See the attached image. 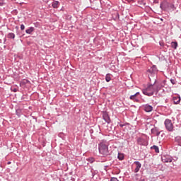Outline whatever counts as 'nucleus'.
Here are the masks:
<instances>
[{
	"instance_id": "nucleus-1",
	"label": "nucleus",
	"mask_w": 181,
	"mask_h": 181,
	"mask_svg": "<svg viewBox=\"0 0 181 181\" xmlns=\"http://www.w3.org/2000/svg\"><path fill=\"white\" fill-rule=\"evenodd\" d=\"M156 82L157 80L155 78H153V81L148 83L146 88L142 89L143 94L148 97H152L153 94H158V93H159V88Z\"/></svg>"
},
{
	"instance_id": "nucleus-2",
	"label": "nucleus",
	"mask_w": 181,
	"mask_h": 181,
	"mask_svg": "<svg viewBox=\"0 0 181 181\" xmlns=\"http://www.w3.org/2000/svg\"><path fill=\"white\" fill-rule=\"evenodd\" d=\"M98 151L100 155L103 158H105L110 155V151L108 150V142L105 140H102L101 142L98 144Z\"/></svg>"
},
{
	"instance_id": "nucleus-3",
	"label": "nucleus",
	"mask_w": 181,
	"mask_h": 181,
	"mask_svg": "<svg viewBox=\"0 0 181 181\" xmlns=\"http://www.w3.org/2000/svg\"><path fill=\"white\" fill-rule=\"evenodd\" d=\"M158 71H159V70H158V67H156V65H153L147 70V74L150 80V83L153 81V78L156 80V74H158Z\"/></svg>"
},
{
	"instance_id": "nucleus-4",
	"label": "nucleus",
	"mask_w": 181,
	"mask_h": 181,
	"mask_svg": "<svg viewBox=\"0 0 181 181\" xmlns=\"http://www.w3.org/2000/svg\"><path fill=\"white\" fill-rule=\"evenodd\" d=\"M160 9H163V11H166V9H168V11H173L176 9L175 4L169 3L168 1H163L160 3Z\"/></svg>"
},
{
	"instance_id": "nucleus-5",
	"label": "nucleus",
	"mask_w": 181,
	"mask_h": 181,
	"mask_svg": "<svg viewBox=\"0 0 181 181\" xmlns=\"http://www.w3.org/2000/svg\"><path fill=\"white\" fill-rule=\"evenodd\" d=\"M164 125L167 131L169 132H173V124L172 123V120L166 119L164 122Z\"/></svg>"
},
{
	"instance_id": "nucleus-6",
	"label": "nucleus",
	"mask_w": 181,
	"mask_h": 181,
	"mask_svg": "<svg viewBox=\"0 0 181 181\" xmlns=\"http://www.w3.org/2000/svg\"><path fill=\"white\" fill-rule=\"evenodd\" d=\"M103 119H104L107 124H111V119L110 118V115H108V112L105 111L103 112Z\"/></svg>"
},
{
	"instance_id": "nucleus-7",
	"label": "nucleus",
	"mask_w": 181,
	"mask_h": 181,
	"mask_svg": "<svg viewBox=\"0 0 181 181\" xmlns=\"http://www.w3.org/2000/svg\"><path fill=\"white\" fill-rule=\"evenodd\" d=\"M134 165H135V166H136L134 172V173H138V172H139L141 168H142V164L139 161H134Z\"/></svg>"
},
{
	"instance_id": "nucleus-8",
	"label": "nucleus",
	"mask_w": 181,
	"mask_h": 181,
	"mask_svg": "<svg viewBox=\"0 0 181 181\" xmlns=\"http://www.w3.org/2000/svg\"><path fill=\"white\" fill-rule=\"evenodd\" d=\"M137 144L143 146H146V145H148V141L145 140V139L139 137L137 139Z\"/></svg>"
},
{
	"instance_id": "nucleus-9",
	"label": "nucleus",
	"mask_w": 181,
	"mask_h": 181,
	"mask_svg": "<svg viewBox=\"0 0 181 181\" xmlns=\"http://www.w3.org/2000/svg\"><path fill=\"white\" fill-rule=\"evenodd\" d=\"M143 108H144V111H146V112H151L153 110V107H152V105H151L149 104H146V105H143Z\"/></svg>"
},
{
	"instance_id": "nucleus-10",
	"label": "nucleus",
	"mask_w": 181,
	"mask_h": 181,
	"mask_svg": "<svg viewBox=\"0 0 181 181\" xmlns=\"http://www.w3.org/2000/svg\"><path fill=\"white\" fill-rule=\"evenodd\" d=\"M162 160L165 163H169L172 162V160H173V158H172V157H170L169 156H164L162 157Z\"/></svg>"
},
{
	"instance_id": "nucleus-11",
	"label": "nucleus",
	"mask_w": 181,
	"mask_h": 181,
	"mask_svg": "<svg viewBox=\"0 0 181 181\" xmlns=\"http://www.w3.org/2000/svg\"><path fill=\"white\" fill-rule=\"evenodd\" d=\"M60 4V2L59 1H54L52 3V6L54 8V9H57L59 8V5Z\"/></svg>"
},
{
	"instance_id": "nucleus-12",
	"label": "nucleus",
	"mask_w": 181,
	"mask_h": 181,
	"mask_svg": "<svg viewBox=\"0 0 181 181\" xmlns=\"http://www.w3.org/2000/svg\"><path fill=\"white\" fill-rule=\"evenodd\" d=\"M175 142L179 146H181V136H177L175 137L174 139Z\"/></svg>"
},
{
	"instance_id": "nucleus-13",
	"label": "nucleus",
	"mask_w": 181,
	"mask_h": 181,
	"mask_svg": "<svg viewBox=\"0 0 181 181\" xmlns=\"http://www.w3.org/2000/svg\"><path fill=\"white\" fill-rule=\"evenodd\" d=\"M33 32H35V28L33 27H30L25 30V33H27V35H32Z\"/></svg>"
},
{
	"instance_id": "nucleus-14",
	"label": "nucleus",
	"mask_w": 181,
	"mask_h": 181,
	"mask_svg": "<svg viewBox=\"0 0 181 181\" xmlns=\"http://www.w3.org/2000/svg\"><path fill=\"white\" fill-rule=\"evenodd\" d=\"M174 104H179L180 103V96H175L173 98Z\"/></svg>"
},
{
	"instance_id": "nucleus-15",
	"label": "nucleus",
	"mask_w": 181,
	"mask_h": 181,
	"mask_svg": "<svg viewBox=\"0 0 181 181\" xmlns=\"http://www.w3.org/2000/svg\"><path fill=\"white\" fill-rule=\"evenodd\" d=\"M177 42L175 41V42H171V47L172 49H174L175 50H176V49H177Z\"/></svg>"
},
{
	"instance_id": "nucleus-16",
	"label": "nucleus",
	"mask_w": 181,
	"mask_h": 181,
	"mask_svg": "<svg viewBox=\"0 0 181 181\" xmlns=\"http://www.w3.org/2000/svg\"><path fill=\"white\" fill-rule=\"evenodd\" d=\"M130 100H132L133 101H136V103H138L139 101V100L138 98H136V95H132L129 97Z\"/></svg>"
},
{
	"instance_id": "nucleus-17",
	"label": "nucleus",
	"mask_w": 181,
	"mask_h": 181,
	"mask_svg": "<svg viewBox=\"0 0 181 181\" xmlns=\"http://www.w3.org/2000/svg\"><path fill=\"white\" fill-rule=\"evenodd\" d=\"M151 149H154L156 153H159V147L158 146H153L151 147Z\"/></svg>"
},
{
	"instance_id": "nucleus-18",
	"label": "nucleus",
	"mask_w": 181,
	"mask_h": 181,
	"mask_svg": "<svg viewBox=\"0 0 181 181\" xmlns=\"http://www.w3.org/2000/svg\"><path fill=\"white\" fill-rule=\"evenodd\" d=\"M105 81H107V83H110V81H111V74H106Z\"/></svg>"
},
{
	"instance_id": "nucleus-19",
	"label": "nucleus",
	"mask_w": 181,
	"mask_h": 181,
	"mask_svg": "<svg viewBox=\"0 0 181 181\" xmlns=\"http://www.w3.org/2000/svg\"><path fill=\"white\" fill-rule=\"evenodd\" d=\"M117 159H119V160H124V154L118 153Z\"/></svg>"
},
{
	"instance_id": "nucleus-20",
	"label": "nucleus",
	"mask_w": 181,
	"mask_h": 181,
	"mask_svg": "<svg viewBox=\"0 0 181 181\" xmlns=\"http://www.w3.org/2000/svg\"><path fill=\"white\" fill-rule=\"evenodd\" d=\"M7 37L8 39H15V34L13 33H10L7 35Z\"/></svg>"
},
{
	"instance_id": "nucleus-21",
	"label": "nucleus",
	"mask_w": 181,
	"mask_h": 181,
	"mask_svg": "<svg viewBox=\"0 0 181 181\" xmlns=\"http://www.w3.org/2000/svg\"><path fill=\"white\" fill-rule=\"evenodd\" d=\"M16 114L18 117H21L22 115V110H21V109H17L16 110Z\"/></svg>"
},
{
	"instance_id": "nucleus-22",
	"label": "nucleus",
	"mask_w": 181,
	"mask_h": 181,
	"mask_svg": "<svg viewBox=\"0 0 181 181\" xmlns=\"http://www.w3.org/2000/svg\"><path fill=\"white\" fill-rule=\"evenodd\" d=\"M5 5V0H0V6H4Z\"/></svg>"
},
{
	"instance_id": "nucleus-23",
	"label": "nucleus",
	"mask_w": 181,
	"mask_h": 181,
	"mask_svg": "<svg viewBox=\"0 0 181 181\" xmlns=\"http://www.w3.org/2000/svg\"><path fill=\"white\" fill-rule=\"evenodd\" d=\"M170 83H172V84H173V85H175V84H176V81L175 80V79H170Z\"/></svg>"
},
{
	"instance_id": "nucleus-24",
	"label": "nucleus",
	"mask_w": 181,
	"mask_h": 181,
	"mask_svg": "<svg viewBox=\"0 0 181 181\" xmlns=\"http://www.w3.org/2000/svg\"><path fill=\"white\" fill-rule=\"evenodd\" d=\"M110 181H119V180H118V178H117V177H112L110 179Z\"/></svg>"
},
{
	"instance_id": "nucleus-25",
	"label": "nucleus",
	"mask_w": 181,
	"mask_h": 181,
	"mask_svg": "<svg viewBox=\"0 0 181 181\" xmlns=\"http://www.w3.org/2000/svg\"><path fill=\"white\" fill-rule=\"evenodd\" d=\"M156 131H157L156 128L151 129V133L152 134H155V132H156Z\"/></svg>"
},
{
	"instance_id": "nucleus-26",
	"label": "nucleus",
	"mask_w": 181,
	"mask_h": 181,
	"mask_svg": "<svg viewBox=\"0 0 181 181\" xmlns=\"http://www.w3.org/2000/svg\"><path fill=\"white\" fill-rule=\"evenodd\" d=\"M21 30H25V25L21 24Z\"/></svg>"
},
{
	"instance_id": "nucleus-27",
	"label": "nucleus",
	"mask_w": 181,
	"mask_h": 181,
	"mask_svg": "<svg viewBox=\"0 0 181 181\" xmlns=\"http://www.w3.org/2000/svg\"><path fill=\"white\" fill-rule=\"evenodd\" d=\"M160 46L163 47L165 46V44L163 42H159Z\"/></svg>"
},
{
	"instance_id": "nucleus-28",
	"label": "nucleus",
	"mask_w": 181,
	"mask_h": 181,
	"mask_svg": "<svg viewBox=\"0 0 181 181\" xmlns=\"http://www.w3.org/2000/svg\"><path fill=\"white\" fill-rule=\"evenodd\" d=\"M116 18H117V19H119V13H117V14H116Z\"/></svg>"
},
{
	"instance_id": "nucleus-29",
	"label": "nucleus",
	"mask_w": 181,
	"mask_h": 181,
	"mask_svg": "<svg viewBox=\"0 0 181 181\" xmlns=\"http://www.w3.org/2000/svg\"><path fill=\"white\" fill-rule=\"evenodd\" d=\"M119 127H120L121 128H123V127H125V124H119Z\"/></svg>"
},
{
	"instance_id": "nucleus-30",
	"label": "nucleus",
	"mask_w": 181,
	"mask_h": 181,
	"mask_svg": "<svg viewBox=\"0 0 181 181\" xmlns=\"http://www.w3.org/2000/svg\"><path fill=\"white\" fill-rule=\"evenodd\" d=\"M134 95H136H136H139V92L136 93L134 94Z\"/></svg>"
},
{
	"instance_id": "nucleus-31",
	"label": "nucleus",
	"mask_w": 181,
	"mask_h": 181,
	"mask_svg": "<svg viewBox=\"0 0 181 181\" xmlns=\"http://www.w3.org/2000/svg\"><path fill=\"white\" fill-rule=\"evenodd\" d=\"M160 132H156V135H157V136H159V135H160Z\"/></svg>"
},
{
	"instance_id": "nucleus-32",
	"label": "nucleus",
	"mask_w": 181,
	"mask_h": 181,
	"mask_svg": "<svg viewBox=\"0 0 181 181\" xmlns=\"http://www.w3.org/2000/svg\"><path fill=\"white\" fill-rule=\"evenodd\" d=\"M93 132H94V131H93V129H90V134H93Z\"/></svg>"
},
{
	"instance_id": "nucleus-33",
	"label": "nucleus",
	"mask_w": 181,
	"mask_h": 181,
	"mask_svg": "<svg viewBox=\"0 0 181 181\" xmlns=\"http://www.w3.org/2000/svg\"><path fill=\"white\" fill-rule=\"evenodd\" d=\"M11 163H12V162L8 161V162L7 163V165H11Z\"/></svg>"
},
{
	"instance_id": "nucleus-34",
	"label": "nucleus",
	"mask_w": 181,
	"mask_h": 181,
	"mask_svg": "<svg viewBox=\"0 0 181 181\" xmlns=\"http://www.w3.org/2000/svg\"><path fill=\"white\" fill-rule=\"evenodd\" d=\"M139 181H145V179H141Z\"/></svg>"
},
{
	"instance_id": "nucleus-35",
	"label": "nucleus",
	"mask_w": 181,
	"mask_h": 181,
	"mask_svg": "<svg viewBox=\"0 0 181 181\" xmlns=\"http://www.w3.org/2000/svg\"><path fill=\"white\" fill-rule=\"evenodd\" d=\"M92 176H93V177H94V173H92Z\"/></svg>"
}]
</instances>
